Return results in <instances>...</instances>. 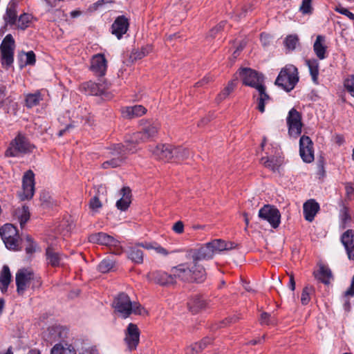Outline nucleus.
<instances>
[{
  "instance_id": "nucleus-12",
  "label": "nucleus",
  "mask_w": 354,
  "mask_h": 354,
  "mask_svg": "<svg viewBox=\"0 0 354 354\" xmlns=\"http://www.w3.org/2000/svg\"><path fill=\"white\" fill-rule=\"evenodd\" d=\"M23 191L20 194L22 201L32 198L35 193V174L31 170L27 171L22 180Z\"/></svg>"
},
{
  "instance_id": "nucleus-55",
  "label": "nucleus",
  "mask_w": 354,
  "mask_h": 354,
  "mask_svg": "<svg viewBox=\"0 0 354 354\" xmlns=\"http://www.w3.org/2000/svg\"><path fill=\"white\" fill-rule=\"evenodd\" d=\"M335 10L336 12L346 16L351 20H354V14L350 12L347 8L339 6H337Z\"/></svg>"
},
{
  "instance_id": "nucleus-30",
  "label": "nucleus",
  "mask_w": 354,
  "mask_h": 354,
  "mask_svg": "<svg viewBox=\"0 0 354 354\" xmlns=\"http://www.w3.org/2000/svg\"><path fill=\"white\" fill-rule=\"evenodd\" d=\"M50 354H76V350L72 344L59 343L51 348Z\"/></svg>"
},
{
  "instance_id": "nucleus-7",
  "label": "nucleus",
  "mask_w": 354,
  "mask_h": 354,
  "mask_svg": "<svg viewBox=\"0 0 354 354\" xmlns=\"http://www.w3.org/2000/svg\"><path fill=\"white\" fill-rule=\"evenodd\" d=\"M109 153L115 157L102 163V167L104 169L115 168L120 166L125 159L126 151L133 153V149L129 145L124 146L121 143L113 145L109 149Z\"/></svg>"
},
{
  "instance_id": "nucleus-58",
  "label": "nucleus",
  "mask_w": 354,
  "mask_h": 354,
  "mask_svg": "<svg viewBox=\"0 0 354 354\" xmlns=\"http://www.w3.org/2000/svg\"><path fill=\"white\" fill-rule=\"evenodd\" d=\"M26 57V65H34L36 62L35 54L33 51H28L25 53Z\"/></svg>"
},
{
  "instance_id": "nucleus-11",
  "label": "nucleus",
  "mask_w": 354,
  "mask_h": 354,
  "mask_svg": "<svg viewBox=\"0 0 354 354\" xmlns=\"http://www.w3.org/2000/svg\"><path fill=\"white\" fill-rule=\"evenodd\" d=\"M239 75L245 85L252 88L263 83V75L259 74L256 71L249 68H241L239 71Z\"/></svg>"
},
{
  "instance_id": "nucleus-18",
  "label": "nucleus",
  "mask_w": 354,
  "mask_h": 354,
  "mask_svg": "<svg viewBox=\"0 0 354 354\" xmlns=\"http://www.w3.org/2000/svg\"><path fill=\"white\" fill-rule=\"evenodd\" d=\"M341 241L346 249L348 259L354 260V230H348L343 233Z\"/></svg>"
},
{
  "instance_id": "nucleus-2",
  "label": "nucleus",
  "mask_w": 354,
  "mask_h": 354,
  "mask_svg": "<svg viewBox=\"0 0 354 354\" xmlns=\"http://www.w3.org/2000/svg\"><path fill=\"white\" fill-rule=\"evenodd\" d=\"M141 130L133 133L129 140H127L126 145L136 150V146L133 144H140L150 140L154 138L158 131L160 124L156 122L140 121Z\"/></svg>"
},
{
  "instance_id": "nucleus-61",
  "label": "nucleus",
  "mask_w": 354,
  "mask_h": 354,
  "mask_svg": "<svg viewBox=\"0 0 354 354\" xmlns=\"http://www.w3.org/2000/svg\"><path fill=\"white\" fill-rule=\"evenodd\" d=\"M154 250L158 254H160L162 256H167L169 254L168 251L165 248H162L161 245H160L157 243H156V244H155Z\"/></svg>"
},
{
  "instance_id": "nucleus-20",
  "label": "nucleus",
  "mask_w": 354,
  "mask_h": 354,
  "mask_svg": "<svg viewBox=\"0 0 354 354\" xmlns=\"http://www.w3.org/2000/svg\"><path fill=\"white\" fill-rule=\"evenodd\" d=\"M303 209L305 219L312 222L319 210V205L315 199H310L304 203Z\"/></svg>"
},
{
  "instance_id": "nucleus-31",
  "label": "nucleus",
  "mask_w": 354,
  "mask_h": 354,
  "mask_svg": "<svg viewBox=\"0 0 354 354\" xmlns=\"http://www.w3.org/2000/svg\"><path fill=\"white\" fill-rule=\"evenodd\" d=\"M11 281V274L8 266H3L0 275V289L3 293L8 290Z\"/></svg>"
},
{
  "instance_id": "nucleus-42",
  "label": "nucleus",
  "mask_w": 354,
  "mask_h": 354,
  "mask_svg": "<svg viewBox=\"0 0 354 354\" xmlns=\"http://www.w3.org/2000/svg\"><path fill=\"white\" fill-rule=\"evenodd\" d=\"M84 88L92 95H101L104 93V88H101L99 84L89 82L84 84Z\"/></svg>"
},
{
  "instance_id": "nucleus-33",
  "label": "nucleus",
  "mask_w": 354,
  "mask_h": 354,
  "mask_svg": "<svg viewBox=\"0 0 354 354\" xmlns=\"http://www.w3.org/2000/svg\"><path fill=\"white\" fill-rule=\"evenodd\" d=\"M43 100V97L40 91H37L35 93H28L25 95V104L28 109L39 105Z\"/></svg>"
},
{
  "instance_id": "nucleus-4",
  "label": "nucleus",
  "mask_w": 354,
  "mask_h": 354,
  "mask_svg": "<svg viewBox=\"0 0 354 354\" xmlns=\"http://www.w3.org/2000/svg\"><path fill=\"white\" fill-rule=\"evenodd\" d=\"M17 292L19 295H23L25 290L31 286L33 290L38 288L41 285L40 277L35 274L30 270L22 268L18 270L15 277Z\"/></svg>"
},
{
  "instance_id": "nucleus-37",
  "label": "nucleus",
  "mask_w": 354,
  "mask_h": 354,
  "mask_svg": "<svg viewBox=\"0 0 354 354\" xmlns=\"http://www.w3.org/2000/svg\"><path fill=\"white\" fill-rule=\"evenodd\" d=\"M212 339L209 337H205L199 342H196L192 344L187 348V353L189 354H197L205 349L208 344H210Z\"/></svg>"
},
{
  "instance_id": "nucleus-27",
  "label": "nucleus",
  "mask_w": 354,
  "mask_h": 354,
  "mask_svg": "<svg viewBox=\"0 0 354 354\" xmlns=\"http://www.w3.org/2000/svg\"><path fill=\"white\" fill-rule=\"evenodd\" d=\"M324 42V37L318 35L313 45L315 53L319 59H324L326 57V46Z\"/></svg>"
},
{
  "instance_id": "nucleus-63",
  "label": "nucleus",
  "mask_w": 354,
  "mask_h": 354,
  "mask_svg": "<svg viewBox=\"0 0 354 354\" xmlns=\"http://www.w3.org/2000/svg\"><path fill=\"white\" fill-rule=\"evenodd\" d=\"M348 296H354V276L352 277V281L350 287L344 293L345 297Z\"/></svg>"
},
{
  "instance_id": "nucleus-38",
  "label": "nucleus",
  "mask_w": 354,
  "mask_h": 354,
  "mask_svg": "<svg viewBox=\"0 0 354 354\" xmlns=\"http://www.w3.org/2000/svg\"><path fill=\"white\" fill-rule=\"evenodd\" d=\"M17 9L15 3L9 4L6 9L3 19L7 24L14 25L17 22Z\"/></svg>"
},
{
  "instance_id": "nucleus-40",
  "label": "nucleus",
  "mask_w": 354,
  "mask_h": 354,
  "mask_svg": "<svg viewBox=\"0 0 354 354\" xmlns=\"http://www.w3.org/2000/svg\"><path fill=\"white\" fill-rule=\"evenodd\" d=\"M261 162L266 167L271 169L273 171H275L279 166L281 165V161L279 159H278L276 157H263L261 159Z\"/></svg>"
},
{
  "instance_id": "nucleus-16",
  "label": "nucleus",
  "mask_w": 354,
  "mask_h": 354,
  "mask_svg": "<svg viewBox=\"0 0 354 354\" xmlns=\"http://www.w3.org/2000/svg\"><path fill=\"white\" fill-rule=\"evenodd\" d=\"M107 68V60L103 54L93 56L91 62V70L97 76H104Z\"/></svg>"
},
{
  "instance_id": "nucleus-41",
  "label": "nucleus",
  "mask_w": 354,
  "mask_h": 354,
  "mask_svg": "<svg viewBox=\"0 0 354 354\" xmlns=\"http://www.w3.org/2000/svg\"><path fill=\"white\" fill-rule=\"evenodd\" d=\"M115 261L110 258L103 259L98 265V270L102 273H106L113 270Z\"/></svg>"
},
{
  "instance_id": "nucleus-49",
  "label": "nucleus",
  "mask_w": 354,
  "mask_h": 354,
  "mask_svg": "<svg viewBox=\"0 0 354 354\" xmlns=\"http://www.w3.org/2000/svg\"><path fill=\"white\" fill-rule=\"evenodd\" d=\"M313 292L312 287L306 286L301 295V302L303 305H307L310 301V295Z\"/></svg>"
},
{
  "instance_id": "nucleus-29",
  "label": "nucleus",
  "mask_w": 354,
  "mask_h": 354,
  "mask_svg": "<svg viewBox=\"0 0 354 354\" xmlns=\"http://www.w3.org/2000/svg\"><path fill=\"white\" fill-rule=\"evenodd\" d=\"M207 306L208 303L201 296L194 297L188 303L190 310L194 313H196L199 310L206 308Z\"/></svg>"
},
{
  "instance_id": "nucleus-43",
  "label": "nucleus",
  "mask_w": 354,
  "mask_h": 354,
  "mask_svg": "<svg viewBox=\"0 0 354 354\" xmlns=\"http://www.w3.org/2000/svg\"><path fill=\"white\" fill-rule=\"evenodd\" d=\"M236 83L231 81L228 83L227 86L218 95L216 100L220 102L225 100L234 89Z\"/></svg>"
},
{
  "instance_id": "nucleus-64",
  "label": "nucleus",
  "mask_w": 354,
  "mask_h": 354,
  "mask_svg": "<svg viewBox=\"0 0 354 354\" xmlns=\"http://www.w3.org/2000/svg\"><path fill=\"white\" fill-rule=\"evenodd\" d=\"M346 191L348 195H351L354 192V187L352 184L348 183L346 185Z\"/></svg>"
},
{
  "instance_id": "nucleus-45",
  "label": "nucleus",
  "mask_w": 354,
  "mask_h": 354,
  "mask_svg": "<svg viewBox=\"0 0 354 354\" xmlns=\"http://www.w3.org/2000/svg\"><path fill=\"white\" fill-rule=\"evenodd\" d=\"M174 158L178 160H183L188 158L189 151L182 147H174Z\"/></svg>"
},
{
  "instance_id": "nucleus-51",
  "label": "nucleus",
  "mask_w": 354,
  "mask_h": 354,
  "mask_svg": "<svg viewBox=\"0 0 354 354\" xmlns=\"http://www.w3.org/2000/svg\"><path fill=\"white\" fill-rule=\"evenodd\" d=\"M27 245L25 250L28 254H32L36 252L37 244L33 241L32 239L30 236H26Z\"/></svg>"
},
{
  "instance_id": "nucleus-62",
  "label": "nucleus",
  "mask_w": 354,
  "mask_h": 354,
  "mask_svg": "<svg viewBox=\"0 0 354 354\" xmlns=\"http://www.w3.org/2000/svg\"><path fill=\"white\" fill-rule=\"evenodd\" d=\"M156 242H144V243H138V245L145 248L147 250H154Z\"/></svg>"
},
{
  "instance_id": "nucleus-52",
  "label": "nucleus",
  "mask_w": 354,
  "mask_h": 354,
  "mask_svg": "<svg viewBox=\"0 0 354 354\" xmlns=\"http://www.w3.org/2000/svg\"><path fill=\"white\" fill-rule=\"evenodd\" d=\"M313 0H302L301 5L299 8V10L304 15L311 14L313 11V8L311 6Z\"/></svg>"
},
{
  "instance_id": "nucleus-10",
  "label": "nucleus",
  "mask_w": 354,
  "mask_h": 354,
  "mask_svg": "<svg viewBox=\"0 0 354 354\" xmlns=\"http://www.w3.org/2000/svg\"><path fill=\"white\" fill-rule=\"evenodd\" d=\"M288 133L290 136L298 137L301 133V115L294 108L291 109L287 117Z\"/></svg>"
},
{
  "instance_id": "nucleus-56",
  "label": "nucleus",
  "mask_w": 354,
  "mask_h": 354,
  "mask_svg": "<svg viewBox=\"0 0 354 354\" xmlns=\"http://www.w3.org/2000/svg\"><path fill=\"white\" fill-rule=\"evenodd\" d=\"M260 323L261 324H274V322L271 319V315L267 313H263L261 315V319H260Z\"/></svg>"
},
{
  "instance_id": "nucleus-1",
  "label": "nucleus",
  "mask_w": 354,
  "mask_h": 354,
  "mask_svg": "<svg viewBox=\"0 0 354 354\" xmlns=\"http://www.w3.org/2000/svg\"><path fill=\"white\" fill-rule=\"evenodd\" d=\"M171 272L174 280L178 279L183 281L203 282L206 278L205 270L200 264L193 263L190 266L187 263H180L172 268Z\"/></svg>"
},
{
  "instance_id": "nucleus-36",
  "label": "nucleus",
  "mask_w": 354,
  "mask_h": 354,
  "mask_svg": "<svg viewBox=\"0 0 354 354\" xmlns=\"http://www.w3.org/2000/svg\"><path fill=\"white\" fill-rule=\"evenodd\" d=\"M17 228L12 224L7 223L0 227V236L2 240H7L12 236H17Z\"/></svg>"
},
{
  "instance_id": "nucleus-24",
  "label": "nucleus",
  "mask_w": 354,
  "mask_h": 354,
  "mask_svg": "<svg viewBox=\"0 0 354 354\" xmlns=\"http://www.w3.org/2000/svg\"><path fill=\"white\" fill-rule=\"evenodd\" d=\"M121 194L122 197L116 202V207L122 211H125L128 209L131 202V191L129 187H124L121 189Z\"/></svg>"
},
{
  "instance_id": "nucleus-23",
  "label": "nucleus",
  "mask_w": 354,
  "mask_h": 354,
  "mask_svg": "<svg viewBox=\"0 0 354 354\" xmlns=\"http://www.w3.org/2000/svg\"><path fill=\"white\" fill-rule=\"evenodd\" d=\"M147 109L142 105H135L133 106H127L122 109V113L123 117L131 119L140 117L144 115Z\"/></svg>"
},
{
  "instance_id": "nucleus-39",
  "label": "nucleus",
  "mask_w": 354,
  "mask_h": 354,
  "mask_svg": "<svg viewBox=\"0 0 354 354\" xmlns=\"http://www.w3.org/2000/svg\"><path fill=\"white\" fill-rule=\"evenodd\" d=\"M306 65L308 66L312 80L314 83H318V75H319V63L318 62L313 59H308L306 61Z\"/></svg>"
},
{
  "instance_id": "nucleus-8",
  "label": "nucleus",
  "mask_w": 354,
  "mask_h": 354,
  "mask_svg": "<svg viewBox=\"0 0 354 354\" xmlns=\"http://www.w3.org/2000/svg\"><path fill=\"white\" fill-rule=\"evenodd\" d=\"M15 46L12 36L10 34L7 35L0 46L2 65L10 66L13 63Z\"/></svg>"
},
{
  "instance_id": "nucleus-9",
  "label": "nucleus",
  "mask_w": 354,
  "mask_h": 354,
  "mask_svg": "<svg viewBox=\"0 0 354 354\" xmlns=\"http://www.w3.org/2000/svg\"><path fill=\"white\" fill-rule=\"evenodd\" d=\"M259 216L268 221L273 228H277L281 221V214L278 209L271 205H264L259 212Z\"/></svg>"
},
{
  "instance_id": "nucleus-5",
  "label": "nucleus",
  "mask_w": 354,
  "mask_h": 354,
  "mask_svg": "<svg viewBox=\"0 0 354 354\" xmlns=\"http://www.w3.org/2000/svg\"><path fill=\"white\" fill-rule=\"evenodd\" d=\"M299 81L298 70L292 64L286 65L279 72L274 84L287 92L292 91Z\"/></svg>"
},
{
  "instance_id": "nucleus-28",
  "label": "nucleus",
  "mask_w": 354,
  "mask_h": 354,
  "mask_svg": "<svg viewBox=\"0 0 354 354\" xmlns=\"http://www.w3.org/2000/svg\"><path fill=\"white\" fill-rule=\"evenodd\" d=\"M153 274L154 281L162 286L173 284L175 283L172 272L169 274L165 272L157 271Z\"/></svg>"
},
{
  "instance_id": "nucleus-6",
  "label": "nucleus",
  "mask_w": 354,
  "mask_h": 354,
  "mask_svg": "<svg viewBox=\"0 0 354 354\" xmlns=\"http://www.w3.org/2000/svg\"><path fill=\"white\" fill-rule=\"evenodd\" d=\"M35 146L31 144L25 135L19 133L12 140L5 151L6 157H18L32 151Z\"/></svg>"
},
{
  "instance_id": "nucleus-14",
  "label": "nucleus",
  "mask_w": 354,
  "mask_h": 354,
  "mask_svg": "<svg viewBox=\"0 0 354 354\" xmlns=\"http://www.w3.org/2000/svg\"><path fill=\"white\" fill-rule=\"evenodd\" d=\"M189 255L191 257L193 263L198 264L199 261L212 259L214 253L209 242H208L199 248L190 251Z\"/></svg>"
},
{
  "instance_id": "nucleus-15",
  "label": "nucleus",
  "mask_w": 354,
  "mask_h": 354,
  "mask_svg": "<svg viewBox=\"0 0 354 354\" xmlns=\"http://www.w3.org/2000/svg\"><path fill=\"white\" fill-rule=\"evenodd\" d=\"M140 341V330L137 325L130 323L126 330L124 342L130 351L135 350Z\"/></svg>"
},
{
  "instance_id": "nucleus-47",
  "label": "nucleus",
  "mask_w": 354,
  "mask_h": 354,
  "mask_svg": "<svg viewBox=\"0 0 354 354\" xmlns=\"http://www.w3.org/2000/svg\"><path fill=\"white\" fill-rule=\"evenodd\" d=\"M6 248L9 250H16L19 246V235L17 236H12L7 240H3Z\"/></svg>"
},
{
  "instance_id": "nucleus-57",
  "label": "nucleus",
  "mask_w": 354,
  "mask_h": 354,
  "mask_svg": "<svg viewBox=\"0 0 354 354\" xmlns=\"http://www.w3.org/2000/svg\"><path fill=\"white\" fill-rule=\"evenodd\" d=\"M143 57H145V53L141 52L140 50H135L130 55V59L132 62H136Z\"/></svg>"
},
{
  "instance_id": "nucleus-60",
  "label": "nucleus",
  "mask_w": 354,
  "mask_h": 354,
  "mask_svg": "<svg viewBox=\"0 0 354 354\" xmlns=\"http://www.w3.org/2000/svg\"><path fill=\"white\" fill-rule=\"evenodd\" d=\"M6 86L5 85H0V105L3 104L5 100H8V97L6 98Z\"/></svg>"
},
{
  "instance_id": "nucleus-26",
  "label": "nucleus",
  "mask_w": 354,
  "mask_h": 354,
  "mask_svg": "<svg viewBox=\"0 0 354 354\" xmlns=\"http://www.w3.org/2000/svg\"><path fill=\"white\" fill-rule=\"evenodd\" d=\"M48 264L53 267H59L62 264L64 256L62 254L55 252L50 248H48L46 252Z\"/></svg>"
},
{
  "instance_id": "nucleus-17",
  "label": "nucleus",
  "mask_w": 354,
  "mask_h": 354,
  "mask_svg": "<svg viewBox=\"0 0 354 354\" xmlns=\"http://www.w3.org/2000/svg\"><path fill=\"white\" fill-rule=\"evenodd\" d=\"M129 21L124 16H119L114 21L111 26V33L115 35L118 39H121L129 28Z\"/></svg>"
},
{
  "instance_id": "nucleus-46",
  "label": "nucleus",
  "mask_w": 354,
  "mask_h": 354,
  "mask_svg": "<svg viewBox=\"0 0 354 354\" xmlns=\"http://www.w3.org/2000/svg\"><path fill=\"white\" fill-rule=\"evenodd\" d=\"M298 41L299 38L296 35H290L286 37L283 43L288 50H293L295 49Z\"/></svg>"
},
{
  "instance_id": "nucleus-22",
  "label": "nucleus",
  "mask_w": 354,
  "mask_h": 354,
  "mask_svg": "<svg viewBox=\"0 0 354 354\" xmlns=\"http://www.w3.org/2000/svg\"><path fill=\"white\" fill-rule=\"evenodd\" d=\"M254 88H256L259 94V97L257 98V109L261 113H263L265 111V104L266 102L270 100V97L266 93V88L263 83L254 87Z\"/></svg>"
},
{
  "instance_id": "nucleus-21",
  "label": "nucleus",
  "mask_w": 354,
  "mask_h": 354,
  "mask_svg": "<svg viewBox=\"0 0 354 354\" xmlns=\"http://www.w3.org/2000/svg\"><path fill=\"white\" fill-rule=\"evenodd\" d=\"M88 240L91 243L105 245H114L117 241L112 236L104 232H98L89 236Z\"/></svg>"
},
{
  "instance_id": "nucleus-19",
  "label": "nucleus",
  "mask_w": 354,
  "mask_h": 354,
  "mask_svg": "<svg viewBox=\"0 0 354 354\" xmlns=\"http://www.w3.org/2000/svg\"><path fill=\"white\" fill-rule=\"evenodd\" d=\"M174 146L165 144L159 145L153 150V154L157 158L164 161H169L174 158Z\"/></svg>"
},
{
  "instance_id": "nucleus-54",
  "label": "nucleus",
  "mask_w": 354,
  "mask_h": 354,
  "mask_svg": "<svg viewBox=\"0 0 354 354\" xmlns=\"http://www.w3.org/2000/svg\"><path fill=\"white\" fill-rule=\"evenodd\" d=\"M225 25V21H221L219 23L217 26L210 30L209 32V37H211L212 38L215 37L216 35L223 29Z\"/></svg>"
},
{
  "instance_id": "nucleus-25",
  "label": "nucleus",
  "mask_w": 354,
  "mask_h": 354,
  "mask_svg": "<svg viewBox=\"0 0 354 354\" xmlns=\"http://www.w3.org/2000/svg\"><path fill=\"white\" fill-rule=\"evenodd\" d=\"M214 253L225 250H230L236 248V245L232 242H226L222 239H214L209 242Z\"/></svg>"
},
{
  "instance_id": "nucleus-48",
  "label": "nucleus",
  "mask_w": 354,
  "mask_h": 354,
  "mask_svg": "<svg viewBox=\"0 0 354 354\" xmlns=\"http://www.w3.org/2000/svg\"><path fill=\"white\" fill-rule=\"evenodd\" d=\"M346 91L354 97V75H349L344 82Z\"/></svg>"
},
{
  "instance_id": "nucleus-53",
  "label": "nucleus",
  "mask_w": 354,
  "mask_h": 354,
  "mask_svg": "<svg viewBox=\"0 0 354 354\" xmlns=\"http://www.w3.org/2000/svg\"><path fill=\"white\" fill-rule=\"evenodd\" d=\"M102 206L97 195L94 196L89 201V207L93 211L97 212Z\"/></svg>"
},
{
  "instance_id": "nucleus-50",
  "label": "nucleus",
  "mask_w": 354,
  "mask_h": 354,
  "mask_svg": "<svg viewBox=\"0 0 354 354\" xmlns=\"http://www.w3.org/2000/svg\"><path fill=\"white\" fill-rule=\"evenodd\" d=\"M341 219L343 228H346L350 226L349 223L351 220V217L348 214V210L346 207H343V209L341 210Z\"/></svg>"
},
{
  "instance_id": "nucleus-3",
  "label": "nucleus",
  "mask_w": 354,
  "mask_h": 354,
  "mask_svg": "<svg viewBox=\"0 0 354 354\" xmlns=\"http://www.w3.org/2000/svg\"><path fill=\"white\" fill-rule=\"evenodd\" d=\"M113 306L123 318H127L132 313L140 315L146 313L145 309L139 303L132 302L129 297L124 292L115 297Z\"/></svg>"
},
{
  "instance_id": "nucleus-13",
  "label": "nucleus",
  "mask_w": 354,
  "mask_h": 354,
  "mask_svg": "<svg viewBox=\"0 0 354 354\" xmlns=\"http://www.w3.org/2000/svg\"><path fill=\"white\" fill-rule=\"evenodd\" d=\"M299 154L302 160L307 163L314 160L313 143L306 136H302L299 140Z\"/></svg>"
},
{
  "instance_id": "nucleus-44",
  "label": "nucleus",
  "mask_w": 354,
  "mask_h": 354,
  "mask_svg": "<svg viewBox=\"0 0 354 354\" xmlns=\"http://www.w3.org/2000/svg\"><path fill=\"white\" fill-rule=\"evenodd\" d=\"M32 16L28 13L21 15L17 21V28L21 30H25L29 26L31 21Z\"/></svg>"
},
{
  "instance_id": "nucleus-34",
  "label": "nucleus",
  "mask_w": 354,
  "mask_h": 354,
  "mask_svg": "<svg viewBox=\"0 0 354 354\" xmlns=\"http://www.w3.org/2000/svg\"><path fill=\"white\" fill-rule=\"evenodd\" d=\"M15 214L20 223L21 227H24L25 224L30 218V212L28 206L23 205L21 207H18L15 211Z\"/></svg>"
},
{
  "instance_id": "nucleus-32",
  "label": "nucleus",
  "mask_w": 354,
  "mask_h": 354,
  "mask_svg": "<svg viewBox=\"0 0 354 354\" xmlns=\"http://www.w3.org/2000/svg\"><path fill=\"white\" fill-rule=\"evenodd\" d=\"M314 274L317 280L325 284H328L333 277L330 270L324 266H321Z\"/></svg>"
},
{
  "instance_id": "nucleus-35",
  "label": "nucleus",
  "mask_w": 354,
  "mask_h": 354,
  "mask_svg": "<svg viewBox=\"0 0 354 354\" xmlns=\"http://www.w3.org/2000/svg\"><path fill=\"white\" fill-rule=\"evenodd\" d=\"M136 243L134 246L130 247L128 252V258L135 263L140 264L143 262V252Z\"/></svg>"
},
{
  "instance_id": "nucleus-59",
  "label": "nucleus",
  "mask_w": 354,
  "mask_h": 354,
  "mask_svg": "<svg viewBox=\"0 0 354 354\" xmlns=\"http://www.w3.org/2000/svg\"><path fill=\"white\" fill-rule=\"evenodd\" d=\"M172 230L177 234H182L184 231V224L182 221H179L174 223Z\"/></svg>"
}]
</instances>
